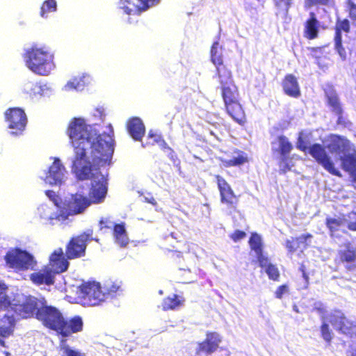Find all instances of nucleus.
I'll use <instances>...</instances> for the list:
<instances>
[{
    "mask_svg": "<svg viewBox=\"0 0 356 356\" xmlns=\"http://www.w3.org/2000/svg\"><path fill=\"white\" fill-rule=\"evenodd\" d=\"M104 163H102L104 164ZM92 161H90V172L86 179H80L76 174L72 171L75 177L80 181L90 179L91 187L89 191V200L91 203L99 204L103 202L107 193V179L102 174L99 168H95ZM102 165V163L100 164Z\"/></svg>",
    "mask_w": 356,
    "mask_h": 356,
    "instance_id": "423d86ee",
    "label": "nucleus"
},
{
    "mask_svg": "<svg viewBox=\"0 0 356 356\" xmlns=\"http://www.w3.org/2000/svg\"><path fill=\"white\" fill-rule=\"evenodd\" d=\"M327 104L331 108L332 112L340 114L343 111L338 95L335 92H330L326 95Z\"/></svg>",
    "mask_w": 356,
    "mask_h": 356,
    "instance_id": "f704fd0d",
    "label": "nucleus"
},
{
    "mask_svg": "<svg viewBox=\"0 0 356 356\" xmlns=\"http://www.w3.org/2000/svg\"><path fill=\"white\" fill-rule=\"evenodd\" d=\"M280 165L281 167L280 170L283 173H285L287 171H289L291 170V167L289 165V163H287V160L286 161H283L282 157L281 158V161H280Z\"/></svg>",
    "mask_w": 356,
    "mask_h": 356,
    "instance_id": "052dcab7",
    "label": "nucleus"
},
{
    "mask_svg": "<svg viewBox=\"0 0 356 356\" xmlns=\"http://www.w3.org/2000/svg\"><path fill=\"white\" fill-rule=\"evenodd\" d=\"M121 4V8L128 15H137L139 16L144 11H138V8L140 7V3L136 4L134 0H120Z\"/></svg>",
    "mask_w": 356,
    "mask_h": 356,
    "instance_id": "72a5a7b5",
    "label": "nucleus"
},
{
    "mask_svg": "<svg viewBox=\"0 0 356 356\" xmlns=\"http://www.w3.org/2000/svg\"><path fill=\"white\" fill-rule=\"evenodd\" d=\"M71 260L61 248L54 250L49 258V268L54 274H60L67 270Z\"/></svg>",
    "mask_w": 356,
    "mask_h": 356,
    "instance_id": "4468645a",
    "label": "nucleus"
},
{
    "mask_svg": "<svg viewBox=\"0 0 356 356\" xmlns=\"http://www.w3.org/2000/svg\"><path fill=\"white\" fill-rule=\"evenodd\" d=\"M350 31V25L348 19L339 18L337 19L334 26V38H342V32L348 33Z\"/></svg>",
    "mask_w": 356,
    "mask_h": 356,
    "instance_id": "e433bc0d",
    "label": "nucleus"
},
{
    "mask_svg": "<svg viewBox=\"0 0 356 356\" xmlns=\"http://www.w3.org/2000/svg\"><path fill=\"white\" fill-rule=\"evenodd\" d=\"M220 95L225 113L238 124L244 126L247 122L245 110L240 102L238 87L234 81L220 84Z\"/></svg>",
    "mask_w": 356,
    "mask_h": 356,
    "instance_id": "7ed1b4c3",
    "label": "nucleus"
},
{
    "mask_svg": "<svg viewBox=\"0 0 356 356\" xmlns=\"http://www.w3.org/2000/svg\"><path fill=\"white\" fill-rule=\"evenodd\" d=\"M221 342L222 337L218 332H207L204 340L198 343L196 354L205 353L210 355L217 350Z\"/></svg>",
    "mask_w": 356,
    "mask_h": 356,
    "instance_id": "2eb2a0df",
    "label": "nucleus"
},
{
    "mask_svg": "<svg viewBox=\"0 0 356 356\" xmlns=\"http://www.w3.org/2000/svg\"><path fill=\"white\" fill-rule=\"evenodd\" d=\"M111 134H97L81 118H74L70 122L67 134L74 149L72 171L80 179H86L90 172V160L87 151L91 149V161L94 164L109 163L113 153V131Z\"/></svg>",
    "mask_w": 356,
    "mask_h": 356,
    "instance_id": "f257e3e1",
    "label": "nucleus"
},
{
    "mask_svg": "<svg viewBox=\"0 0 356 356\" xmlns=\"http://www.w3.org/2000/svg\"><path fill=\"white\" fill-rule=\"evenodd\" d=\"M113 226V222L109 217L101 218L99 221V230L101 231L111 229Z\"/></svg>",
    "mask_w": 356,
    "mask_h": 356,
    "instance_id": "8fccbe9b",
    "label": "nucleus"
},
{
    "mask_svg": "<svg viewBox=\"0 0 356 356\" xmlns=\"http://www.w3.org/2000/svg\"><path fill=\"white\" fill-rule=\"evenodd\" d=\"M348 146V141L346 139L339 136H335L327 145V148L331 153L340 154L344 153L347 150Z\"/></svg>",
    "mask_w": 356,
    "mask_h": 356,
    "instance_id": "cd10ccee",
    "label": "nucleus"
},
{
    "mask_svg": "<svg viewBox=\"0 0 356 356\" xmlns=\"http://www.w3.org/2000/svg\"><path fill=\"white\" fill-rule=\"evenodd\" d=\"M351 356H356V349L352 353Z\"/></svg>",
    "mask_w": 356,
    "mask_h": 356,
    "instance_id": "0e129e2a",
    "label": "nucleus"
},
{
    "mask_svg": "<svg viewBox=\"0 0 356 356\" xmlns=\"http://www.w3.org/2000/svg\"><path fill=\"white\" fill-rule=\"evenodd\" d=\"M289 292V286L287 284H282L279 286L275 291V296L277 299H282L284 293Z\"/></svg>",
    "mask_w": 356,
    "mask_h": 356,
    "instance_id": "864d4df0",
    "label": "nucleus"
},
{
    "mask_svg": "<svg viewBox=\"0 0 356 356\" xmlns=\"http://www.w3.org/2000/svg\"><path fill=\"white\" fill-rule=\"evenodd\" d=\"M215 67L216 77L220 84L234 81L232 71L227 64L224 63Z\"/></svg>",
    "mask_w": 356,
    "mask_h": 356,
    "instance_id": "c85d7f7f",
    "label": "nucleus"
},
{
    "mask_svg": "<svg viewBox=\"0 0 356 356\" xmlns=\"http://www.w3.org/2000/svg\"><path fill=\"white\" fill-rule=\"evenodd\" d=\"M184 298L172 294L163 298L161 302V309L163 311L175 310L184 305Z\"/></svg>",
    "mask_w": 356,
    "mask_h": 356,
    "instance_id": "a878e982",
    "label": "nucleus"
},
{
    "mask_svg": "<svg viewBox=\"0 0 356 356\" xmlns=\"http://www.w3.org/2000/svg\"><path fill=\"white\" fill-rule=\"evenodd\" d=\"M300 270L302 273V277L305 279L306 282H308L309 276L306 273L305 266L304 264H301L300 266Z\"/></svg>",
    "mask_w": 356,
    "mask_h": 356,
    "instance_id": "680f3d73",
    "label": "nucleus"
},
{
    "mask_svg": "<svg viewBox=\"0 0 356 356\" xmlns=\"http://www.w3.org/2000/svg\"><path fill=\"white\" fill-rule=\"evenodd\" d=\"M0 346L6 347L5 338L12 336L15 327V320L13 316L5 314L0 320Z\"/></svg>",
    "mask_w": 356,
    "mask_h": 356,
    "instance_id": "aec40b11",
    "label": "nucleus"
},
{
    "mask_svg": "<svg viewBox=\"0 0 356 356\" xmlns=\"http://www.w3.org/2000/svg\"><path fill=\"white\" fill-rule=\"evenodd\" d=\"M222 51V47L220 46L218 41L212 44L210 49V60L215 66L225 63Z\"/></svg>",
    "mask_w": 356,
    "mask_h": 356,
    "instance_id": "2f4dec72",
    "label": "nucleus"
},
{
    "mask_svg": "<svg viewBox=\"0 0 356 356\" xmlns=\"http://www.w3.org/2000/svg\"><path fill=\"white\" fill-rule=\"evenodd\" d=\"M79 293L84 302L90 306L99 305L104 302V295L99 283L88 282L79 286Z\"/></svg>",
    "mask_w": 356,
    "mask_h": 356,
    "instance_id": "9b49d317",
    "label": "nucleus"
},
{
    "mask_svg": "<svg viewBox=\"0 0 356 356\" xmlns=\"http://www.w3.org/2000/svg\"><path fill=\"white\" fill-rule=\"evenodd\" d=\"M148 137L152 141L147 143L146 145H153L154 143H159L160 141L161 142V149L164 151H167L171 154V157H173L175 155L174 150L168 146L167 143L164 140H161V137L156 134L149 133Z\"/></svg>",
    "mask_w": 356,
    "mask_h": 356,
    "instance_id": "58836bf2",
    "label": "nucleus"
},
{
    "mask_svg": "<svg viewBox=\"0 0 356 356\" xmlns=\"http://www.w3.org/2000/svg\"><path fill=\"white\" fill-rule=\"evenodd\" d=\"M97 238H93V230L88 229L79 234L72 236L65 245V254L71 260L84 257L88 244Z\"/></svg>",
    "mask_w": 356,
    "mask_h": 356,
    "instance_id": "6e6552de",
    "label": "nucleus"
},
{
    "mask_svg": "<svg viewBox=\"0 0 356 356\" xmlns=\"http://www.w3.org/2000/svg\"><path fill=\"white\" fill-rule=\"evenodd\" d=\"M312 237V235L309 233L302 234L298 237H292L291 239L286 241L285 247L290 253L296 252L301 248V246L303 249H306L308 247L307 241Z\"/></svg>",
    "mask_w": 356,
    "mask_h": 356,
    "instance_id": "393cba45",
    "label": "nucleus"
},
{
    "mask_svg": "<svg viewBox=\"0 0 356 356\" xmlns=\"http://www.w3.org/2000/svg\"><path fill=\"white\" fill-rule=\"evenodd\" d=\"M45 298H38L33 296H25L22 301L12 305V309L22 318H35L44 303Z\"/></svg>",
    "mask_w": 356,
    "mask_h": 356,
    "instance_id": "1a4fd4ad",
    "label": "nucleus"
},
{
    "mask_svg": "<svg viewBox=\"0 0 356 356\" xmlns=\"http://www.w3.org/2000/svg\"><path fill=\"white\" fill-rule=\"evenodd\" d=\"M347 4L348 7L349 17L352 20L356 21V3H355L352 0H348Z\"/></svg>",
    "mask_w": 356,
    "mask_h": 356,
    "instance_id": "5fc2aeb1",
    "label": "nucleus"
},
{
    "mask_svg": "<svg viewBox=\"0 0 356 356\" xmlns=\"http://www.w3.org/2000/svg\"><path fill=\"white\" fill-rule=\"evenodd\" d=\"M315 58H316V59L317 60V62H316V63L319 65V61H318V58H319V57L316 56Z\"/></svg>",
    "mask_w": 356,
    "mask_h": 356,
    "instance_id": "69168bd1",
    "label": "nucleus"
},
{
    "mask_svg": "<svg viewBox=\"0 0 356 356\" xmlns=\"http://www.w3.org/2000/svg\"><path fill=\"white\" fill-rule=\"evenodd\" d=\"M5 120L8 123V128L13 130L12 135L21 134L27 123V118L24 111L20 108L15 107L7 109L5 112Z\"/></svg>",
    "mask_w": 356,
    "mask_h": 356,
    "instance_id": "f8f14e48",
    "label": "nucleus"
},
{
    "mask_svg": "<svg viewBox=\"0 0 356 356\" xmlns=\"http://www.w3.org/2000/svg\"><path fill=\"white\" fill-rule=\"evenodd\" d=\"M74 214L70 213V209L67 207V210H60V213L55 215H51L49 216V219L50 220H52L54 219L58 220H65L67 219L69 216H74Z\"/></svg>",
    "mask_w": 356,
    "mask_h": 356,
    "instance_id": "3c124183",
    "label": "nucleus"
},
{
    "mask_svg": "<svg viewBox=\"0 0 356 356\" xmlns=\"http://www.w3.org/2000/svg\"><path fill=\"white\" fill-rule=\"evenodd\" d=\"M37 320L42 322L47 328L55 331L63 337L82 331L83 327L81 316H74L67 319L58 308L48 305L46 300L40 312L38 313Z\"/></svg>",
    "mask_w": 356,
    "mask_h": 356,
    "instance_id": "f03ea898",
    "label": "nucleus"
},
{
    "mask_svg": "<svg viewBox=\"0 0 356 356\" xmlns=\"http://www.w3.org/2000/svg\"><path fill=\"white\" fill-rule=\"evenodd\" d=\"M12 302L10 297L3 291H0V312L11 307Z\"/></svg>",
    "mask_w": 356,
    "mask_h": 356,
    "instance_id": "c03bdc74",
    "label": "nucleus"
},
{
    "mask_svg": "<svg viewBox=\"0 0 356 356\" xmlns=\"http://www.w3.org/2000/svg\"><path fill=\"white\" fill-rule=\"evenodd\" d=\"M341 168L348 172L354 182L356 183V157L350 154L340 157Z\"/></svg>",
    "mask_w": 356,
    "mask_h": 356,
    "instance_id": "bb28decb",
    "label": "nucleus"
},
{
    "mask_svg": "<svg viewBox=\"0 0 356 356\" xmlns=\"http://www.w3.org/2000/svg\"><path fill=\"white\" fill-rule=\"evenodd\" d=\"M311 50L313 52H317V51H321V48H318V47L317 48L312 47V48H311Z\"/></svg>",
    "mask_w": 356,
    "mask_h": 356,
    "instance_id": "e2e57ef3",
    "label": "nucleus"
},
{
    "mask_svg": "<svg viewBox=\"0 0 356 356\" xmlns=\"http://www.w3.org/2000/svg\"><path fill=\"white\" fill-rule=\"evenodd\" d=\"M334 47L343 60L346 58V51L342 45V38H334Z\"/></svg>",
    "mask_w": 356,
    "mask_h": 356,
    "instance_id": "09e8293b",
    "label": "nucleus"
},
{
    "mask_svg": "<svg viewBox=\"0 0 356 356\" xmlns=\"http://www.w3.org/2000/svg\"><path fill=\"white\" fill-rule=\"evenodd\" d=\"M246 236V233L242 230H235L232 234H230V238L234 241L238 242L240 240L244 238Z\"/></svg>",
    "mask_w": 356,
    "mask_h": 356,
    "instance_id": "4d7b16f0",
    "label": "nucleus"
},
{
    "mask_svg": "<svg viewBox=\"0 0 356 356\" xmlns=\"http://www.w3.org/2000/svg\"><path fill=\"white\" fill-rule=\"evenodd\" d=\"M277 9L287 13L291 7L292 0H273Z\"/></svg>",
    "mask_w": 356,
    "mask_h": 356,
    "instance_id": "49530a36",
    "label": "nucleus"
},
{
    "mask_svg": "<svg viewBox=\"0 0 356 356\" xmlns=\"http://www.w3.org/2000/svg\"><path fill=\"white\" fill-rule=\"evenodd\" d=\"M102 289V292L104 295V301L108 298H113L116 296L118 292L120 290V285L116 282L111 281L106 282Z\"/></svg>",
    "mask_w": 356,
    "mask_h": 356,
    "instance_id": "c9c22d12",
    "label": "nucleus"
},
{
    "mask_svg": "<svg viewBox=\"0 0 356 356\" xmlns=\"http://www.w3.org/2000/svg\"><path fill=\"white\" fill-rule=\"evenodd\" d=\"M296 147L299 150L306 154H309L316 162L330 174L339 177H341V172L335 168L334 162L323 145L314 143L310 146H307L305 140L300 136L298 138Z\"/></svg>",
    "mask_w": 356,
    "mask_h": 356,
    "instance_id": "39448f33",
    "label": "nucleus"
},
{
    "mask_svg": "<svg viewBox=\"0 0 356 356\" xmlns=\"http://www.w3.org/2000/svg\"><path fill=\"white\" fill-rule=\"evenodd\" d=\"M268 278L273 281H279L280 274L278 268L276 265L269 263V261L266 265L264 267Z\"/></svg>",
    "mask_w": 356,
    "mask_h": 356,
    "instance_id": "a19ab883",
    "label": "nucleus"
},
{
    "mask_svg": "<svg viewBox=\"0 0 356 356\" xmlns=\"http://www.w3.org/2000/svg\"><path fill=\"white\" fill-rule=\"evenodd\" d=\"M284 93L289 97L297 98L300 96V90L297 78L292 74H286L282 80Z\"/></svg>",
    "mask_w": 356,
    "mask_h": 356,
    "instance_id": "5701e85b",
    "label": "nucleus"
},
{
    "mask_svg": "<svg viewBox=\"0 0 356 356\" xmlns=\"http://www.w3.org/2000/svg\"><path fill=\"white\" fill-rule=\"evenodd\" d=\"M68 90H81L83 87V81L81 79L74 78L65 86Z\"/></svg>",
    "mask_w": 356,
    "mask_h": 356,
    "instance_id": "de8ad7c7",
    "label": "nucleus"
},
{
    "mask_svg": "<svg viewBox=\"0 0 356 356\" xmlns=\"http://www.w3.org/2000/svg\"><path fill=\"white\" fill-rule=\"evenodd\" d=\"M277 140L279 142V152L282 157V161H286L289 159V155L293 149V145L284 135L279 136Z\"/></svg>",
    "mask_w": 356,
    "mask_h": 356,
    "instance_id": "7c9ffc66",
    "label": "nucleus"
},
{
    "mask_svg": "<svg viewBox=\"0 0 356 356\" xmlns=\"http://www.w3.org/2000/svg\"><path fill=\"white\" fill-rule=\"evenodd\" d=\"M161 0H138L140 3V7L138 8V11H146L151 7L157 5Z\"/></svg>",
    "mask_w": 356,
    "mask_h": 356,
    "instance_id": "a18cd8bd",
    "label": "nucleus"
},
{
    "mask_svg": "<svg viewBox=\"0 0 356 356\" xmlns=\"http://www.w3.org/2000/svg\"><path fill=\"white\" fill-rule=\"evenodd\" d=\"M45 194L51 200H52L55 203V204H56V205L58 204V203H57L58 196L54 191H51V190L46 191Z\"/></svg>",
    "mask_w": 356,
    "mask_h": 356,
    "instance_id": "bf43d9fd",
    "label": "nucleus"
},
{
    "mask_svg": "<svg viewBox=\"0 0 356 356\" xmlns=\"http://www.w3.org/2000/svg\"><path fill=\"white\" fill-rule=\"evenodd\" d=\"M65 168L58 158H55L49 166L44 178L46 183L49 185H60L64 179Z\"/></svg>",
    "mask_w": 356,
    "mask_h": 356,
    "instance_id": "dca6fc26",
    "label": "nucleus"
},
{
    "mask_svg": "<svg viewBox=\"0 0 356 356\" xmlns=\"http://www.w3.org/2000/svg\"><path fill=\"white\" fill-rule=\"evenodd\" d=\"M4 259L6 266L15 272L33 270L37 264L32 254L18 248L9 250Z\"/></svg>",
    "mask_w": 356,
    "mask_h": 356,
    "instance_id": "0eeeda50",
    "label": "nucleus"
},
{
    "mask_svg": "<svg viewBox=\"0 0 356 356\" xmlns=\"http://www.w3.org/2000/svg\"><path fill=\"white\" fill-rule=\"evenodd\" d=\"M65 356H86L85 353L75 349H72L69 346L63 348Z\"/></svg>",
    "mask_w": 356,
    "mask_h": 356,
    "instance_id": "6e6d98bb",
    "label": "nucleus"
},
{
    "mask_svg": "<svg viewBox=\"0 0 356 356\" xmlns=\"http://www.w3.org/2000/svg\"><path fill=\"white\" fill-rule=\"evenodd\" d=\"M320 24L314 12L309 13V17L304 24L303 36L308 40L318 38Z\"/></svg>",
    "mask_w": 356,
    "mask_h": 356,
    "instance_id": "4be33fe9",
    "label": "nucleus"
},
{
    "mask_svg": "<svg viewBox=\"0 0 356 356\" xmlns=\"http://www.w3.org/2000/svg\"><path fill=\"white\" fill-rule=\"evenodd\" d=\"M332 2L333 0H305L304 7L309 9L312 7L329 6Z\"/></svg>",
    "mask_w": 356,
    "mask_h": 356,
    "instance_id": "37998d69",
    "label": "nucleus"
},
{
    "mask_svg": "<svg viewBox=\"0 0 356 356\" xmlns=\"http://www.w3.org/2000/svg\"><path fill=\"white\" fill-rule=\"evenodd\" d=\"M331 323L339 333L350 339H356V322L349 320L343 314L334 315Z\"/></svg>",
    "mask_w": 356,
    "mask_h": 356,
    "instance_id": "ddd939ff",
    "label": "nucleus"
},
{
    "mask_svg": "<svg viewBox=\"0 0 356 356\" xmlns=\"http://www.w3.org/2000/svg\"><path fill=\"white\" fill-rule=\"evenodd\" d=\"M56 0H45L41 5L40 15L42 17H47L49 13L56 12Z\"/></svg>",
    "mask_w": 356,
    "mask_h": 356,
    "instance_id": "4c0bfd02",
    "label": "nucleus"
},
{
    "mask_svg": "<svg viewBox=\"0 0 356 356\" xmlns=\"http://www.w3.org/2000/svg\"><path fill=\"white\" fill-rule=\"evenodd\" d=\"M219 191L220 203L230 211L236 212L239 202V195H236L231 185L219 175L214 176Z\"/></svg>",
    "mask_w": 356,
    "mask_h": 356,
    "instance_id": "9d476101",
    "label": "nucleus"
},
{
    "mask_svg": "<svg viewBox=\"0 0 356 356\" xmlns=\"http://www.w3.org/2000/svg\"><path fill=\"white\" fill-rule=\"evenodd\" d=\"M348 228L351 231H356V210L348 214Z\"/></svg>",
    "mask_w": 356,
    "mask_h": 356,
    "instance_id": "603ef678",
    "label": "nucleus"
},
{
    "mask_svg": "<svg viewBox=\"0 0 356 356\" xmlns=\"http://www.w3.org/2000/svg\"><path fill=\"white\" fill-rule=\"evenodd\" d=\"M238 155L231 159L222 160V163L225 168H230L234 166H240L248 162V159L246 154L241 151L237 152Z\"/></svg>",
    "mask_w": 356,
    "mask_h": 356,
    "instance_id": "473e14b6",
    "label": "nucleus"
},
{
    "mask_svg": "<svg viewBox=\"0 0 356 356\" xmlns=\"http://www.w3.org/2000/svg\"><path fill=\"white\" fill-rule=\"evenodd\" d=\"M249 245L250 249L256 254L259 266L264 268L268 261V257L264 254L261 236L257 233H252L249 239Z\"/></svg>",
    "mask_w": 356,
    "mask_h": 356,
    "instance_id": "a211bd4d",
    "label": "nucleus"
},
{
    "mask_svg": "<svg viewBox=\"0 0 356 356\" xmlns=\"http://www.w3.org/2000/svg\"><path fill=\"white\" fill-rule=\"evenodd\" d=\"M337 257L340 263L347 264L346 268L348 271L356 270V248L347 245L343 250L338 251Z\"/></svg>",
    "mask_w": 356,
    "mask_h": 356,
    "instance_id": "6ab92c4d",
    "label": "nucleus"
},
{
    "mask_svg": "<svg viewBox=\"0 0 356 356\" xmlns=\"http://www.w3.org/2000/svg\"><path fill=\"white\" fill-rule=\"evenodd\" d=\"M25 55L26 66L38 75L47 76L55 67L54 54L46 47H32Z\"/></svg>",
    "mask_w": 356,
    "mask_h": 356,
    "instance_id": "20e7f679",
    "label": "nucleus"
},
{
    "mask_svg": "<svg viewBox=\"0 0 356 356\" xmlns=\"http://www.w3.org/2000/svg\"><path fill=\"white\" fill-rule=\"evenodd\" d=\"M320 331L321 336L323 340L328 346L331 345L334 334L329 325L326 323H323L320 327Z\"/></svg>",
    "mask_w": 356,
    "mask_h": 356,
    "instance_id": "79ce46f5",
    "label": "nucleus"
},
{
    "mask_svg": "<svg viewBox=\"0 0 356 356\" xmlns=\"http://www.w3.org/2000/svg\"><path fill=\"white\" fill-rule=\"evenodd\" d=\"M90 204L89 198L81 194L75 193L72 195L68 202L67 207L70 209V213L76 215L83 213Z\"/></svg>",
    "mask_w": 356,
    "mask_h": 356,
    "instance_id": "f3484780",
    "label": "nucleus"
},
{
    "mask_svg": "<svg viewBox=\"0 0 356 356\" xmlns=\"http://www.w3.org/2000/svg\"><path fill=\"white\" fill-rule=\"evenodd\" d=\"M113 235L117 243L120 246L124 247L127 245L129 239L124 223L114 225Z\"/></svg>",
    "mask_w": 356,
    "mask_h": 356,
    "instance_id": "c756f323",
    "label": "nucleus"
},
{
    "mask_svg": "<svg viewBox=\"0 0 356 356\" xmlns=\"http://www.w3.org/2000/svg\"><path fill=\"white\" fill-rule=\"evenodd\" d=\"M337 115V124L339 125H342L346 127L348 124V121L343 116V111H341L340 114H336Z\"/></svg>",
    "mask_w": 356,
    "mask_h": 356,
    "instance_id": "13d9d810",
    "label": "nucleus"
},
{
    "mask_svg": "<svg viewBox=\"0 0 356 356\" xmlns=\"http://www.w3.org/2000/svg\"><path fill=\"white\" fill-rule=\"evenodd\" d=\"M346 221L345 218H327L325 219V225L331 232H334L338 231L339 227L345 224Z\"/></svg>",
    "mask_w": 356,
    "mask_h": 356,
    "instance_id": "ea45409f",
    "label": "nucleus"
},
{
    "mask_svg": "<svg viewBox=\"0 0 356 356\" xmlns=\"http://www.w3.org/2000/svg\"><path fill=\"white\" fill-rule=\"evenodd\" d=\"M54 273L52 270L46 268L30 275V280L35 285H51L54 283Z\"/></svg>",
    "mask_w": 356,
    "mask_h": 356,
    "instance_id": "b1692460",
    "label": "nucleus"
},
{
    "mask_svg": "<svg viewBox=\"0 0 356 356\" xmlns=\"http://www.w3.org/2000/svg\"><path fill=\"white\" fill-rule=\"evenodd\" d=\"M127 129L135 140H141L145 133V127L143 121L137 117L129 119L127 122Z\"/></svg>",
    "mask_w": 356,
    "mask_h": 356,
    "instance_id": "412c9836",
    "label": "nucleus"
}]
</instances>
